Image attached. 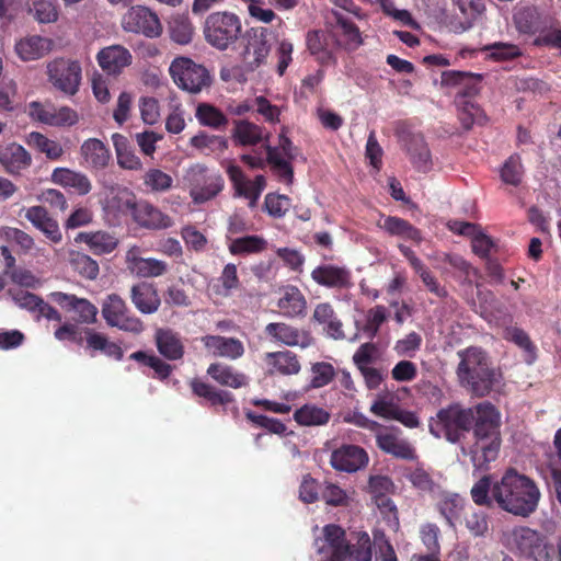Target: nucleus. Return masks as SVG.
Returning a JSON list of instances; mask_svg holds the SVG:
<instances>
[{"mask_svg":"<svg viewBox=\"0 0 561 561\" xmlns=\"http://www.w3.org/2000/svg\"><path fill=\"white\" fill-rule=\"evenodd\" d=\"M470 493L478 505L491 506L495 503L501 510L524 518L536 512L541 497L535 481L515 469L506 470L495 481L490 476L481 478Z\"/></svg>","mask_w":561,"mask_h":561,"instance_id":"obj_1","label":"nucleus"},{"mask_svg":"<svg viewBox=\"0 0 561 561\" xmlns=\"http://www.w3.org/2000/svg\"><path fill=\"white\" fill-rule=\"evenodd\" d=\"M469 428L472 426L474 442L469 454L476 469H488L494 461L501 447L502 416L499 409L491 402H480L467 409Z\"/></svg>","mask_w":561,"mask_h":561,"instance_id":"obj_2","label":"nucleus"},{"mask_svg":"<svg viewBox=\"0 0 561 561\" xmlns=\"http://www.w3.org/2000/svg\"><path fill=\"white\" fill-rule=\"evenodd\" d=\"M459 383L477 397L488 396L501 381V374L489 365L484 351L470 346L457 353Z\"/></svg>","mask_w":561,"mask_h":561,"instance_id":"obj_3","label":"nucleus"},{"mask_svg":"<svg viewBox=\"0 0 561 561\" xmlns=\"http://www.w3.org/2000/svg\"><path fill=\"white\" fill-rule=\"evenodd\" d=\"M502 542L513 553L529 561H546L549 557L545 536L527 526H516L504 531Z\"/></svg>","mask_w":561,"mask_h":561,"instance_id":"obj_4","label":"nucleus"},{"mask_svg":"<svg viewBox=\"0 0 561 561\" xmlns=\"http://www.w3.org/2000/svg\"><path fill=\"white\" fill-rule=\"evenodd\" d=\"M241 31V19L230 11H216L208 14L203 28L206 42L218 50H227L236 44Z\"/></svg>","mask_w":561,"mask_h":561,"instance_id":"obj_5","label":"nucleus"},{"mask_svg":"<svg viewBox=\"0 0 561 561\" xmlns=\"http://www.w3.org/2000/svg\"><path fill=\"white\" fill-rule=\"evenodd\" d=\"M183 181L188 187V194L194 204H204L215 198L224 190V179L203 163L187 167Z\"/></svg>","mask_w":561,"mask_h":561,"instance_id":"obj_6","label":"nucleus"},{"mask_svg":"<svg viewBox=\"0 0 561 561\" xmlns=\"http://www.w3.org/2000/svg\"><path fill=\"white\" fill-rule=\"evenodd\" d=\"M99 204L104 218L114 224L128 214L133 215L137 199L134 192L128 187L104 182L99 192Z\"/></svg>","mask_w":561,"mask_h":561,"instance_id":"obj_7","label":"nucleus"},{"mask_svg":"<svg viewBox=\"0 0 561 561\" xmlns=\"http://www.w3.org/2000/svg\"><path fill=\"white\" fill-rule=\"evenodd\" d=\"M169 71L174 83L190 93H199L211 82L208 70L186 57L175 58L171 62Z\"/></svg>","mask_w":561,"mask_h":561,"instance_id":"obj_8","label":"nucleus"},{"mask_svg":"<svg viewBox=\"0 0 561 561\" xmlns=\"http://www.w3.org/2000/svg\"><path fill=\"white\" fill-rule=\"evenodd\" d=\"M467 409L458 405H450L440 410L436 419L430 424V431L435 437H444L450 443H457L469 430Z\"/></svg>","mask_w":561,"mask_h":561,"instance_id":"obj_9","label":"nucleus"},{"mask_svg":"<svg viewBox=\"0 0 561 561\" xmlns=\"http://www.w3.org/2000/svg\"><path fill=\"white\" fill-rule=\"evenodd\" d=\"M46 70L48 81L59 92L72 96L79 91L82 69L78 61L56 58L47 64Z\"/></svg>","mask_w":561,"mask_h":561,"instance_id":"obj_10","label":"nucleus"},{"mask_svg":"<svg viewBox=\"0 0 561 561\" xmlns=\"http://www.w3.org/2000/svg\"><path fill=\"white\" fill-rule=\"evenodd\" d=\"M101 312L106 324L112 328L134 334L144 331L142 321L130 312L125 300L117 294H110L104 298Z\"/></svg>","mask_w":561,"mask_h":561,"instance_id":"obj_11","label":"nucleus"},{"mask_svg":"<svg viewBox=\"0 0 561 561\" xmlns=\"http://www.w3.org/2000/svg\"><path fill=\"white\" fill-rule=\"evenodd\" d=\"M241 58L247 70L253 71L266 61L271 47L267 41V30L252 27L243 35Z\"/></svg>","mask_w":561,"mask_h":561,"instance_id":"obj_12","label":"nucleus"},{"mask_svg":"<svg viewBox=\"0 0 561 561\" xmlns=\"http://www.w3.org/2000/svg\"><path fill=\"white\" fill-rule=\"evenodd\" d=\"M122 26L126 32L141 34L149 38L159 37L162 33L157 13L144 5L131 7L124 14Z\"/></svg>","mask_w":561,"mask_h":561,"instance_id":"obj_13","label":"nucleus"},{"mask_svg":"<svg viewBox=\"0 0 561 561\" xmlns=\"http://www.w3.org/2000/svg\"><path fill=\"white\" fill-rule=\"evenodd\" d=\"M314 548L322 556L320 561H343L347 551L345 531L335 524L324 526L322 536L314 539Z\"/></svg>","mask_w":561,"mask_h":561,"instance_id":"obj_14","label":"nucleus"},{"mask_svg":"<svg viewBox=\"0 0 561 561\" xmlns=\"http://www.w3.org/2000/svg\"><path fill=\"white\" fill-rule=\"evenodd\" d=\"M224 167L233 185L236 195L247 198L249 205L254 207L266 186L265 178L263 175H256L254 180H248L241 168L230 160L226 161Z\"/></svg>","mask_w":561,"mask_h":561,"instance_id":"obj_15","label":"nucleus"},{"mask_svg":"<svg viewBox=\"0 0 561 561\" xmlns=\"http://www.w3.org/2000/svg\"><path fill=\"white\" fill-rule=\"evenodd\" d=\"M138 245L130 247L125 255L128 271L140 278H153L168 272V264L158 259L142 257Z\"/></svg>","mask_w":561,"mask_h":561,"instance_id":"obj_16","label":"nucleus"},{"mask_svg":"<svg viewBox=\"0 0 561 561\" xmlns=\"http://www.w3.org/2000/svg\"><path fill=\"white\" fill-rule=\"evenodd\" d=\"M377 446L385 453L396 458L413 460L416 458L415 449L404 438L400 436V432L396 427H383L376 432Z\"/></svg>","mask_w":561,"mask_h":561,"instance_id":"obj_17","label":"nucleus"},{"mask_svg":"<svg viewBox=\"0 0 561 561\" xmlns=\"http://www.w3.org/2000/svg\"><path fill=\"white\" fill-rule=\"evenodd\" d=\"M308 51L321 65H334L336 62L335 39L323 30H310L306 34Z\"/></svg>","mask_w":561,"mask_h":561,"instance_id":"obj_18","label":"nucleus"},{"mask_svg":"<svg viewBox=\"0 0 561 561\" xmlns=\"http://www.w3.org/2000/svg\"><path fill=\"white\" fill-rule=\"evenodd\" d=\"M131 216L137 225L150 230H165L174 225L171 216L146 201L137 202Z\"/></svg>","mask_w":561,"mask_h":561,"instance_id":"obj_19","label":"nucleus"},{"mask_svg":"<svg viewBox=\"0 0 561 561\" xmlns=\"http://www.w3.org/2000/svg\"><path fill=\"white\" fill-rule=\"evenodd\" d=\"M368 454L356 445H343L331 455V465L334 469L344 472H356L368 463Z\"/></svg>","mask_w":561,"mask_h":561,"instance_id":"obj_20","label":"nucleus"},{"mask_svg":"<svg viewBox=\"0 0 561 561\" xmlns=\"http://www.w3.org/2000/svg\"><path fill=\"white\" fill-rule=\"evenodd\" d=\"M96 60L104 72L110 76H118L125 68L130 66L133 56L126 47L111 45L98 53Z\"/></svg>","mask_w":561,"mask_h":561,"instance_id":"obj_21","label":"nucleus"},{"mask_svg":"<svg viewBox=\"0 0 561 561\" xmlns=\"http://www.w3.org/2000/svg\"><path fill=\"white\" fill-rule=\"evenodd\" d=\"M311 278L320 286L328 288H348L352 286V274L348 268L336 264H322L311 272Z\"/></svg>","mask_w":561,"mask_h":561,"instance_id":"obj_22","label":"nucleus"},{"mask_svg":"<svg viewBox=\"0 0 561 561\" xmlns=\"http://www.w3.org/2000/svg\"><path fill=\"white\" fill-rule=\"evenodd\" d=\"M51 298L62 308L73 311L77 314L78 322L91 324L96 321L98 308L88 299L61 291L53 293Z\"/></svg>","mask_w":561,"mask_h":561,"instance_id":"obj_23","label":"nucleus"},{"mask_svg":"<svg viewBox=\"0 0 561 561\" xmlns=\"http://www.w3.org/2000/svg\"><path fill=\"white\" fill-rule=\"evenodd\" d=\"M204 347L216 357L236 360L243 356L244 345L236 337L221 335H205L201 339Z\"/></svg>","mask_w":561,"mask_h":561,"instance_id":"obj_24","label":"nucleus"},{"mask_svg":"<svg viewBox=\"0 0 561 561\" xmlns=\"http://www.w3.org/2000/svg\"><path fill=\"white\" fill-rule=\"evenodd\" d=\"M25 218L39 230L50 242L59 243L62 240V233L58 221L53 218L43 206H31L25 210Z\"/></svg>","mask_w":561,"mask_h":561,"instance_id":"obj_25","label":"nucleus"},{"mask_svg":"<svg viewBox=\"0 0 561 561\" xmlns=\"http://www.w3.org/2000/svg\"><path fill=\"white\" fill-rule=\"evenodd\" d=\"M332 15L340 31V37L334 38L335 45L347 51L358 49L364 44V38L357 25L340 11L332 10Z\"/></svg>","mask_w":561,"mask_h":561,"instance_id":"obj_26","label":"nucleus"},{"mask_svg":"<svg viewBox=\"0 0 561 561\" xmlns=\"http://www.w3.org/2000/svg\"><path fill=\"white\" fill-rule=\"evenodd\" d=\"M50 180L53 183L66 190H71L80 196L88 195L92 190V183L84 173L68 168L54 169Z\"/></svg>","mask_w":561,"mask_h":561,"instance_id":"obj_27","label":"nucleus"},{"mask_svg":"<svg viewBox=\"0 0 561 561\" xmlns=\"http://www.w3.org/2000/svg\"><path fill=\"white\" fill-rule=\"evenodd\" d=\"M265 332L276 342L288 346L308 347L311 344L310 335L286 323H268Z\"/></svg>","mask_w":561,"mask_h":561,"instance_id":"obj_28","label":"nucleus"},{"mask_svg":"<svg viewBox=\"0 0 561 561\" xmlns=\"http://www.w3.org/2000/svg\"><path fill=\"white\" fill-rule=\"evenodd\" d=\"M130 300L142 314H152L158 311L161 300L152 284L141 282L130 288Z\"/></svg>","mask_w":561,"mask_h":561,"instance_id":"obj_29","label":"nucleus"},{"mask_svg":"<svg viewBox=\"0 0 561 561\" xmlns=\"http://www.w3.org/2000/svg\"><path fill=\"white\" fill-rule=\"evenodd\" d=\"M377 227L391 237L421 243L422 236L417 228L405 219L396 216H381Z\"/></svg>","mask_w":561,"mask_h":561,"instance_id":"obj_30","label":"nucleus"},{"mask_svg":"<svg viewBox=\"0 0 561 561\" xmlns=\"http://www.w3.org/2000/svg\"><path fill=\"white\" fill-rule=\"evenodd\" d=\"M53 47L49 38L32 35L21 38L15 44V53L23 61H33L46 56Z\"/></svg>","mask_w":561,"mask_h":561,"instance_id":"obj_31","label":"nucleus"},{"mask_svg":"<svg viewBox=\"0 0 561 561\" xmlns=\"http://www.w3.org/2000/svg\"><path fill=\"white\" fill-rule=\"evenodd\" d=\"M466 501L457 493L451 492H443L435 507L440 514V516L446 520L447 525L456 529L457 523L459 522L463 510H465Z\"/></svg>","mask_w":561,"mask_h":561,"instance_id":"obj_32","label":"nucleus"},{"mask_svg":"<svg viewBox=\"0 0 561 561\" xmlns=\"http://www.w3.org/2000/svg\"><path fill=\"white\" fill-rule=\"evenodd\" d=\"M0 162L9 173L18 174L31 165L32 158L23 146L13 142L1 150Z\"/></svg>","mask_w":561,"mask_h":561,"instance_id":"obj_33","label":"nucleus"},{"mask_svg":"<svg viewBox=\"0 0 561 561\" xmlns=\"http://www.w3.org/2000/svg\"><path fill=\"white\" fill-rule=\"evenodd\" d=\"M277 307L285 317H301L307 312V300L298 287L286 286L282 289Z\"/></svg>","mask_w":561,"mask_h":561,"instance_id":"obj_34","label":"nucleus"},{"mask_svg":"<svg viewBox=\"0 0 561 561\" xmlns=\"http://www.w3.org/2000/svg\"><path fill=\"white\" fill-rule=\"evenodd\" d=\"M75 240L76 242H84L95 255L108 254L118 245V239L103 230L80 232Z\"/></svg>","mask_w":561,"mask_h":561,"instance_id":"obj_35","label":"nucleus"},{"mask_svg":"<svg viewBox=\"0 0 561 561\" xmlns=\"http://www.w3.org/2000/svg\"><path fill=\"white\" fill-rule=\"evenodd\" d=\"M80 154L87 165L93 169H104L111 159L108 148L96 138H89L80 147Z\"/></svg>","mask_w":561,"mask_h":561,"instance_id":"obj_36","label":"nucleus"},{"mask_svg":"<svg viewBox=\"0 0 561 561\" xmlns=\"http://www.w3.org/2000/svg\"><path fill=\"white\" fill-rule=\"evenodd\" d=\"M207 374L219 385L238 389L248 385V377L222 363L210 364Z\"/></svg>","mask_w":561,"mask_h":561,"instance_id":"obj_37","label":"nucleus"},{"mask_svg":"<svg viewBox=\"0 0 561 561\" xmlns=\"http://www.w3.org/2000/svg\"><path fill=\"white\" fill-rule=\"evenodd\" d=\"M156 344L159 353L170 360L182 358L184 346L178 333L170 329H158L156 331Z\"/></svg>","mask_w":561,"mask_h":561,"instance_id":"obj_38","label":"nucleus"},{"mask_svg":"<svg viewBox=\"0 0 561 561\" xmlns=\"http://www.w3.org/2000/svg\"><path fill=\"white\" fill-rule=\"evenodd\" d=\"M117 164L125 170L139 171L142 169L141 160L136 156L128 139L118 133L112 135Z\"/></svg>","mask_w":561,"mask_h":561,"instance_id":"obj_39","label":"nucleus"},{"mask_svg":"<svg viewBox=\"0 0 561 561\" xmlns=\"http://www.w3.org/2000/svg\"><path fill=\"white\" fill-rule=\"evenodd\" d=\"M408 154L414 168L421 172H428L432 169L431 151L423 136H411L408 147Z\"/></svg>","mask_w":561,"mask_h":561,"instance_id":"obj_40","label":"nucleus"},{"mask_svg":"<svg viewBox=\"0 0 561 561\" xmlns=\"http://www.w3.org/2000/svg\"><path fill=\"white\" fill-rule=\"evenodd\" d=\"M266 362L272 374L296 375L300 371L297 355L289 351L267 353Z\"/></svg>","mask_w":561,"mask_h":561,"instance_id":"obj_41","label":"nucleus"},{"mask_svg":"<svg viewBox=\"0 0 561 561\" xmlns=\"http://www.w3.org/2000/svg\"><path fill=\"white\" fill-rule=\"evenodd\" d=\"M267 247V241L260 236L251 234L240 238H230L228 250L232 255H250L263 252Z\"/></svg>","mask_w":561,"mask_h":561,"instance_id":"obj_42","label":"nucleus"},{"mask_svg":"<svg viewBox=\"0 0 561 561\" xmlns=\"http://www.w3.org/2000/svg\"><path fill=\"white\" fill-rule=\"evenodd\" d=\"M330 412L313 403H307L297 409L294 420L301 426H322L330 421Z\"/></svg>","mask_w":561,"mask_h":561,"instance_id":"obj_43","label":"nucleus"},{"mask_svg":"<svg viewBox=\"0 0 561 561\" xmlns=\"http://www.w3.org/2000/svg\"><path fill=\"white\" fill-rule=\"evenodd\" d=\"M26 144L44 153L49 160H59L65 153L62 146L58 141L49 139L37 131H32L26 136Z\"/></svg>","mask_w":561,"mask_h":561,"instance_id":"obj_44","label":"nucleus"},{"mask_svg":"<svg viewBox=\"0 0 561 561\" xmlns=\"http://www.w3.org/2000/svg\"><path fill=\"white\" fill-rule=\"evenodd\" d=\"M69 265L81 277L94 280L100 273L99 264L88 254L73 251L69 252Z\"/></svg>","mask_w":561,"mask_h":561,"instance_id":"obj_45","label":"nucleus"},{"mask_svg":"<svg viewBox=\"0 0 561 561\" xmlns=\"http://www.w3.org/2000/svg\"><path fill=\"white\" fill-rule=\"evenodd\" d=\"M195 117L202 126L220 129L228 124L227 116L209 103H199L196 106Z\"/></svg>","mask_w":561,"mask_h":561,"instance_id":"obj_46","label":"nucleus"},{"mask_svg":"<svg viewBox=\"0 0 561 561\" xmlns=\"http://www.w3.org/2000/svg\"><path fill=\"white\" fill-rule=\"evenodd\" d=\"M142 182L151 193H165L174 184L172 175L158 168H149L142 176Z\"/></svg>","mask_w":561,"mask_h":561,"instance_id":"obj_47","label":"nucleus"},{"mask_svg":"<svg viewBox=\"0 0 561 561\" xmlns=\"http://www.w3.org/2000/svg\"><path fill=\"white\" fill-rule=\"evenodd\" d=\"M232 137L241 146H253L262 140V128L249 121L236 123Z\"/></svg>","mask_w":561,"mask_h":561,"instance_id":"obj_48","label":"nucleus"},{"mask_svg":"<svg viewBox=\"0 0 561 561\" xmlns=\"http://www.w3.org/2000/svg\"><path fill=\"white\" fill-rule=\"evenodd\" d=\"M399 404L394 396L390 392H380L376 394L373 403L370 404L369 411L375 416L393 420L399 409Z\"/></svg>","mask_w":561,"mask_h":561,"instance_id":"obj_49","label":"nucleus"},{"mask_svg":"<svg viewBox=\"0 0 561 561\" xmlns=\"http://www.w3.org/2000/svg\"><path fill=\"white\" fill-rule=\"evenodd\" d=\"M0 236L7 241L15 243L25 254L34 250L39 251V249L36 248L34 238L19 228L2 227L0 229Z\"/></svg>","mask_w":561,"mask_h":561,"instance_id":"obj_50","label":"nucleus"},{"mask_svg":"<svg viewBox=\"0 0 561 561\" xmlns=\"http://www.w3.org/2000/svg\"><path fill=\"white\" fill-rule=\"evenodd\" d=\"M486 57L494 61H505L522 55L520 48L511 43H493L481 48Z\"/></svg>","mask_w":561,"mask_h":561,"instance_id":"obj_51","label":"nucleus"},{"mask_svg":"<svg viewBox=\"0 0 561 561\" xmlns=\"http://www.w3.org/2000/svg\"><path fill=\"white\" fill-rule=\"evenodd\" d=\"M247 5L249 16L255 22L271 24L275 20H280L276 12L266 5L265 0H242Z\"/></svg>","mask_w":561,"mask_h":561,"instance_id":"obj_52","label":"nucleus"},{"mask_svg":"<svg viewBox=\"0 0 561 561\" xmlns=\"http://www.w3.org/2000/svg\"><path fill=\"white\" fill-rule=\"evenodd\" d=\"M501 180L508 185L517 186L520 184L524 175V167L520 157L511 156L500 170Z\"/></svg>","mask_w":561,"mask_h":561,"instance_id":"obj_53","label":"nucleus"},{"mask_svg":"<svg viewBox=\"0 0 561 561\" xmlns=\"http://www.w3.org/2000/svg\"><path fill=\"white\" fill-rule=\"evenodd\" d=\"M346 556L351 561H371V541L367 533H359L356 543L347 545Z\"/></svg>","mask_w":561,"mask_h":561,"instance_id":"obj_54","label":"nucleus"},{"mask_svg":"<svg viewBox=\"0 0 561 561\" xmlns=\"http://www.w3.org/2000/svg\"><path fill=\"white\" fill-rule=\"evenodd\" d=\"M405 479L421 493H434L438 489L430 473L420 467L405 473Z\"/></svg>","mask_w":561,"mask_h":561,"instance_id":"obj_55","label":"nucleus"},{"mask_svg":"<svg viewBox=\"0 0 561 561\" xmlns=\"http://www.w3.org/2000/svg\"><path fill=\"white\" fill-rule=\"evenodd\" d=\"M459 119L462 126L469 129L474 124H483L486 121V116L479 105L465 101L459 110Z\"/></svg>","mask_w":561,"mask_h":561,"instance_id":"obj_56","label":"nucleus"},{"mask_svg":"<svg viewBox=\"0 0 561 561\" xmlns=\"http://www.w3.org/2000/svg\"><path fill=\"white\" fill-rule=\"evenodd\" d=\"M422 336L416 332H410L394 343L393 351L401 357H413L421 348Z\"/></svg>","mask_w":561,"mask_h":561,"instance_id":"obj_57","label":"nucleus"},{"mask_svg":"<svg viewBox=\"0 0 561 561\" xmlns=\"http://www.w3.org/2000/svg\"><path fill=\"white\" fill-rule=\"evenodd\" d=\"M368 490L374 501L393 494L396 485L387 476H371L368 481Z\"/></svg>","mask_w":561,"mask_h":561,"instance_id":"obj_58","label":"nucleus"},{"mask_svg":"<svg viewBox=\"0 0 561 561\" xmlns=\"http://www.w3.org/2000/svg\"><path fill=\"white\" fill-rule=\"evenodd\" d=\"M32 12L38 23H54L58 20V10L56 4L49 0L33 1Z\"/></svg>","mask_w":561,"mask_h":561,"instance_id":"obj_59","label":"nucleus"},{"mask_svg":"<svg viewBox=\"0 0 561 561\" xmlns=\"http://www.w3.org/2000/svg\"><path fill=\"white\" fill-rule=\"evenodd\" d=\"M290 199L286 195L270 193L265 196L264 207L267 214L275 218H282L290 208Z\"/></svg>","mask_w":561,"mask_h":561,"instance_id":"obj_60","label":"nucleus"},{"mask_svg":"<svg viewBox=\"0 0 561 561\" xmlns=\"http://www.w3.org/2000/svg\"><path fill=\"white\" fill-rule=\"evenodd\" d=\"M334 377V368L331 364L320 362L311 366V388H322L329 385Z\"/></svg>","mask_w":561,"mask_h":561,"instance_id":"obj_61","label":"nucleus"},{"mask_svg":"<svg viewBox=\"0 0 561 561\" xmlns=\"http://www.w3.org/2000/svg\"><path fill=\"white\" fill-rule=\"evenodd\" d=\"M440 529L434 523H425L420 527V538L422 543L425 546L428 552L439 553Z\"/></svg>","mask_w":561,"mask_h":561,"instance_id":"obj_62","label":"nucleus"},{"mask_svg":"<svg viewBox=\"0 0 561 561\" xmlns=\"http://www.w3.org/2000/svg\"><path fill=\"white\" fill-rule=\"evenodd\" d=\"M388 311L385 306L378 305L374 308L369 309L366 313V323L364 327V331L368 334L369 337H374L381 324L387 320Z\"/></svg>","mask_w":561,"mask_h":561,"instance_id":"obj_63","label":"nucleus"},{"mask_svg":"<svg viewBox=\"0 0 561 561\" xmlns=\"http://www.w3.org/2000/svg\"><path fill=\"white\" fill-rule=\"evenodd\" d=\"M321 496L328 505L344 506L351 501L350 494L334 483H325Z\"/></svg>","mask_w":561,"mask_h":561,"instance_id":"obj_64","label":"nucleus"}]
</instances>
